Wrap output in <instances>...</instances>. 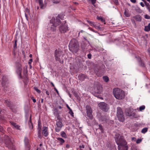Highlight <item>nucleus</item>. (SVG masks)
Returning <instances> with one entry per match:
<instances>
[{"label":"nucleus","mask_w":150,"mask_h":150,"mask_svg":"<svg viewBox=\"0 0 150 150\" xmlns=\"http://www.w3.org/2000/svg\"><path fill=\"white\" fill-rule=\"evenodd\" d=\"M115 139L116 142L118 145V150H128V147L127 145V143L123 136L116 135Z\"/></svg>","instance_id":"f257e3e1"},{"label":"nucleus","mask_w":150,"mask_h":150,"mask_svg":"<svg viewBox=\"0 0 150 150\" xmlns=\"http://www.w3.org/2000/svg\"><path fill=\"white\" fill-rule=\"evenodd\" d=\"M60 16V15H58L56 18L53 17L50 20L48 29L51 32L55 31L56 29V27L60 24V21L59 19H62V18Z\"/></svg>","instance_id":"f03ea898"},{"label":"nucleus","mask_w":150,"mask_h":150,"mask_svg":"<svg viewBox=\"0 0 150 150\" xmlns=\"http://www.w3.org/2000/svg\"><path fill=\"white\" fill-rule=\"evenodd\" d=\"M69 47V50L72 52H77L79 50V46L77 40L75 39H72L70 42Z\"/></svg>","instance_id":"7ed1b4c3"},{"label":"nucleus","mask_w":150,"mask_h":150,"mask_svg":"<svg viewBox=\"0 0 150 150\" xmlns=\"http://www.w3.org/2000/svg\"><path fill=\"white\" fill-rule=\"evenodd\" d=\"M113 93L115 97L117 99H122L125 97L124 91L118 88H114L113 90Z\"/></svg>","instance_id":"20e7f679"},{"label":"nucleus","mask_w":150,"mask_h":150,"mask_svg":"<svg viewBox=\"0 0 150 150\" xmlns=\"http://www.w3.org/2000/svg\"><path fill=\"white\" fill-rule=\"evenodd\" d=\"M4 139L6 146L8 147L9 149H13V144L10 140V138L7 135H4Z\"/></svg>","instance_id":"39448f33"},{"label":"nucleus","mask_w":150,"mask_h":150,"mask_svg":"<svg viewBox=\"0 0 150 150\" xmlns=\"http://www.w3.org/2000/svg\"><path fill=\"white\" fill-rule=\"evenodd\" d=\"M117 116L118 120L120 122H123L125 120V118L121 108L117 107Z\"/></svg>","instance_id":"423d86ee"},{"label":"nucleus","mask_w":150,"mask_h":150,"mask_svg":"<svg viewBox=\"0 0 150 150\" xmlns=\"http://www.w3.org/2000/svg\"><path fill=\"white\" fill-rule=\"evenodd\" d=\"M62 53V52L59 49L56 50H55L54 56L56 60L61 63V57Z\"/></svg>","instance_id":"0eeeda50"},{"label":"nucleus","mask_w":150,"mask_h":150,"mask_svg":"<svg viewBox=\"0 0 150 150\" xmlns=\"http://www.w3.org/2000/svg\"><path fill=\"white\" fill-rule=\"evenodd\" d=\"M98 105L100 108L105 112H107L109 109V105L104 102H100Z\"/></svg>","instance_id":"6e6552de"},{"label":"nucleus","mask_w":150,"mask_h":150,"mask_svg":"<svg viewBox=\"0 0 150 150\" xmlns=\"http://www.w3.org/2000/svg\"><path fill=\"white\" fill-rule=\"evenodd\" d=\"M64 22V23H62L59 27V30L62 33H65L69 30L67 25L65 24L66 21H65Z\"/></svg>","instance_id":"1a4fd4ad"},{"label":"nucleus","mask_w":150,"mask_h":150,"mask_svg":"<svg viewBox=\"0 0 150 150\" xmlns=\"http://www.w3.org/2000/svg\"><path fill=\"white\" fill-rule=\"evenodd\" d=\"M86 113L89 118L90 120H92L93 118L92 115V110L91 107L88 105H87L86 107Z\"/></svg>","instance_id":"9d476101"},{"label":"nucleus","mask_w":150,"mask_h":150,"mask_svg":"<svg viewBox=\"0 0 150 150\" xmlns=\"http://www.w3.org/2000/svg\"><path fill=\"white\" fill-rule=\"evenodd\" d=\"M56 126L55 128V131L58 132L61 130L62 126H63V125L61 121H59L57 122Z\"/></svg>","instance_id":"9b49d317"},{"label":"nucleus","mask_w":150,"mask_h":150,"mask_svg":"<svg viewBox=\"0 0 150 150\" xmlns=\"http://www.w3.org/2000/svg\"><path fill=\"white\" fill-rule=\"evenodd\" d=\"M22 70V68L21 65L20 64L18 65L17 67V69L16 70V72L17 74L19 75L18 77L20 78H21V72Z\"/></svg>","instance_id":"f8f14e48"},{"label":"nucleus","mask_w":150,"mask_h":150,"mask_svg":"<svg viewBox=\"0 0 150 150\" xmlns=\"http://www.w3.org/2000/svg\"><path fill=\"white\" fill-rule=\"evenodd\" d=\"M48 127L46 126L43 127L42 130V134L43 136L45 137H47L48 135Z\"/></svg>","instance_id":"ddd939ff"},{"label":"nucleus","mask_w":150,"mask_h":150,"mask_svg":"<svg viewBox=\"0 0 150 150\" xmlns=\"http://www.w3.org/2000/svg\"><path fill=\"white\" fill-rule=\"evenodd\" d=\"M24 141L25 146L27 148V150H29L30 146L29 144V142L28 139L27 138L25 137V138Z\"/></svg>","instance_id":"4468645a"},{"label":"nucleus","mask_w":150,"mask_h":150,"mask_svg":"<svg viewBox=\"0 0 150 150\" xmlns=\"http://www.w3.org/2000/svg\"><path fill=\"white\" fill-rule=\"evenodd\" d=\"M10 123L11 125L17 129L19 130H21L20 126L17 125L16 123L13 122H10Z\"/></svg>","instance_id":"2eb2a0df"},{"label":"nucleus","mask_w":150,"mask_h":150,"mask_svg":"<svg viewBox=\"0 0 150 150\" xmlns=\"http://www.w3.org/2000/svg\"><path fill=\"white\" fill-rule=\"evenodd\" d=\"M79 79L81 81H83L87 78V76L84 74H81L78 76Z\"/></svg>","instance_id":"dca6fc26"},{"label":"nucleus","mask_w":150,"mask_h":150,"mask_svg":"<svg viewBox=\"0 0 150 150\" xmlns=\"http://www.w3.org/2000/svg\"><path fill=\"white\" fill-rule=\"evenodd\" d=\"M136 58H137L138 61V62L139 65H141L142 67H144L145 64L141 60V58L139 57H136Z\"/></svg>","instance_id":"f3484780"},{"label":"nucleus","mask_w":150,"mask_h":150,"mask_svg":"<svg viewBox=\"0 0 150 150\" xmlns=\"http://www.w3.org/2000/svg\"><path fill=\"white\" fill-rule=\"evenodd\" d=\"M7 81V78L6 76H3L2 77V80H1V83L3 86H4L5 83Z\"/></svg>","instance_id":"a211bd4d"},{"label":"nucleus","mask_w":150,"mask_h":150,"mask_svg":"<svg viewBox=\"0 0 150 150\" xmlns=\"http://www.w3.org/2000/svg\"><path fill=\"white\" fill-rule=\"evenodd\" d=\"M125 113L127 116H130L132 115L131 110L129 108H127L126 109Z\"/></svg>","instance_id":"6ab92c4d"},{"label":"nucleus","mask_w":150,"mask_h":150,"mask_svg":"<svg viewBox=\"0 0 150 150\" xmlns=\"http://www.w3.org/2000/svg\"><path fill=\"white\" fill-rule=\"evenodd\" d=\"M31 116L30 115V119L28 121V125L29 126V128L30 129H33V123L31 121Z\"/></svg>","instance_id":"aec40b11"},{"label":"nucleus","mask_w":150,"mask_h":150,"mask_svg":"<svg viewBox=\"0 0 150 150\" xmlns=\"http://www.w3.org/2000/svg\"><path fill=\"white\" fill-rule=\"evenodd\" d=\"M133 18L137 21H141L142 20V17L139 15L134 16Z\"/></svg>","instance_id":"412c9836"},{"label":"nucleus","mask_w":150,"mask_h":150,"mask_svg":"<svg viewBox=\"0 0 150 150\" xmlns=\"http://www.w3.org/2000/svg\"><path fill=\"white\" fill-rule=\"evenodd\" d=\"M57 140L59 142L60 145H63V144L65 142L64 140L62 138L58 137L57 138Z\"/></svg>","instance_id":"4be33fe9"},{"label":"nucleus","mask_w":150,"mask_h":150,"mask_svg":"<svg viewBox=\"0 0 150 150\" xmlns=\"http://www.w3.org/2000/svg\"><path fill=\"white\" fill-rule=\"evenodd\" d=\"M37 2L38 3L41 8H43L44 4L42 0H36Z\"/></svg>","instance_id":"5701e85b"},{"label":"nucleus","mask_w":150,"mask_h":150,"mask_svg":"<svg viewBox=\"0 0 150 150\" xmlns=\"http://www.w3.org/2000/svg\"><path fill=\"white\" fill-rule=\"evenodd\" d=\"M99 120L101 122H107V117L105 116L101 117L100 118Z\"/></svg>","instance_id":"b1692460"},{"label":"nucleus","mask_w":150,"mask_h":150,"mask_svg":"<svg viewBox=\"0 0 150 150\" xmlns=\"http://www.w3.org/2000/svg\"><path fill=\"white\" fill-rule=\"evenodd\" d=\"M5 103L8 106L10 107L11 109V102L8 100H6L5 101Z\"/></svg>","instance_id":"393cba45"},{"label":"nucleus","mask_w":150,"mask_h":150,"mask_svg":"<svg viewBox=\"0 0 150 150\" xmlns=\"http://www.w3.org/2000/svg\"><path fill=\"white\" fill-rule=\"evenodd\" d=\"M96 18L99 20H100L102 22L104 23L105 22V19L101 16L99 17L98 16Z\"/></svg>","instance_id":"a878e982"},{"label":"nucleus","mask_w":150,"mask_h":150,"mask_svg":"<svg viewBox=\"0 0 150 150\" xmlns=\"http://www.w3.org/2000/svg\"><path fill=\"white\" fill-rule=\"evenodd\" d=\"M144 30L146 31L150 30V23H149L147 26H145Z\"/></svg>","instance_id":"bb28decb"},{"label":"nucleus","mask_w":150,"mask_h":150,"mask_svg":"<svg viewBox=\"0 0 150 150\" xmlns=\"http://www.w3.org/2000/svg\"><path fill=\"white\" fill-rule=\"evenodd\" d=\"M60 134L61 136L63 137H64V138H67V135L64 132L62 131L60 133Z\"/></svg>","instance_id":"cd10ccee"},{"label":"nucleus","mask_w":150,"mask_h":150,"mask_svg":"<svg viewBox=\"0 0 150 150\" xmlns=\"http://www.w3.org/2000/svg\"><path fill=\"white\" fill-rule=\"evenodd\" d=\"M124 14L127 17H129L130 16V15L129 13L128 10L126 9L124 12Z\"/></svg>","instance_id":"c85d7f7f"},{"label":"nucleus","mask_w":150,"mask_h":150,"mask_svg":"<svg viewBox=\"0 0 150 150\" xmlns=\"http://www.w3.org/2000/svg\"><path fill=\"white\" fill-rule=\"evenodd\" d=\"M148 130V128L146 127L143 128L141 131V132L142 133L144 134L146 133Z\"/></svg>","instance_id":"c756f323"},{"label":"nucleus","mask_w":150,"mask_h":150,"mask_svg":"<svg viewBox=\"0 0 150 150\" xmlns=\"http://www.w3.org/2000/svg\"><path fill=\"white\" fill-rule=\"evenodd\" d=\"M103 79L105 82H108L109 81V78L106 76H104L103 77Z\"/></svg>","instance_id":"7c9ffc66"},{"label":"nucleus","mask_w":150,"mask_h":150,"mask_svg":"<svg viewBox=\"0 0 150 150\" xmlns=\"http://www.w3.org/2000/svg\"><path fill=\"white\" fill-rule=\"evenodd\" d=\"M145 5L146 6L148 10L149 11H150V5L149 4L147 3V2H146Z\"/></svg>","instance_id":"2f4dec72"},{"label":"nucleus","mask_w":150,"mask_h":150,"mask_svg":"<svg viewBox=\"0 0 150 150\" xmlns=\"http://www.w3.org/2000/svg\"><path fill=\"white\" fill-rule=\"evenodd\" d=\"M87 21L88 23L91 26H93L95 24L94 22L90 21L88 20H87Z\"/></svg>","instance_id":"473e14b6"},{"label":"nucleus","mask_w":150,"mask_h":150,"mask_svg":"<svg viewBox=\"0 0 150 150\" xmlns=\"http://www.w3.org/2000/svg\"><path fill=\"white\" fill-rule=\"evenodd\" d=\"M145 106L144 105H142L139 107V110L140 111H142L145 109Z\"/></svg>","instance_id":"72a5a7b5"},{"label":"nucleus","mask_w":150,"mask_h":150,"mask_svg":"<svg viewBox=\"0 0 150 150\" xmlns=\"http://www.w3.org/2000/svg\"><path fill=\"white\" fill-rule=\"evenodd\" d=\"M34 89L38 93H40L41 91L38 89V88L36 87H34Z\"/></svg>","instance_id":"f704fd0d"},{"label":"nucleus","mask_w":150,"mask_h":150,"mask_svg":"<svg viewBox=\"0 0 150 150\" xmlns=\"http://www.w3.org/2000/svg\"><path fill=\"white\" fill-rule=\"evenodd\" d=\"M69 114L71 115L72 117H74V113L73 112L71 109L70 110H69Z\"/></svg>","instance_id":"c9c22d12"},{"label":"nucleus","mask_w":150,"mask_h":150,"mask_svg":"<svg viewBox=\"0 0 150 150\" xmlns=\"http://www.w3.org/2000/svg\"><path fill=\"white\" fill-rule=\"evenodd\" d=\"M52 2L53 3L55 4H58L59 3L60 1L57 0H53Z\"/></svg>","instance_id":"e433bc0d"},{"label":"nucleus","mask_w":150,"mask_h":150,"mask_svg":"<svg viewBox=\"0 0 150 150\" xmlns=\"http://www.w3.org/2000/svg\"><path fill=\"white\" fill-rule=\"evenodd\" d=\"M0 132L3 133H4V129L3 127L0 125Z\"/></svg>","instance_id":"4c0bfd02"},{"label":"nucleus","mask_w":150,"mask_h":150,"mask_svg":"<svg viewBox=\"0 0 150 150\" xmlns=\"http://www.w3.org/2000/svg\"><path fill=\"white\" fill-rule=\"evenodd\" d=\"M99 129H100L102 132H103V128L102 126L101 125H99Z\"/></svg>","instance_id":"58836bf2"},{"label":"nucleus","mask_w":150,"mask_h":150,"mask_svg":"<svg viewBox=\"0 0 150 150\" xmlns=\"http://www.w3.org/2000/svg\"><path fill=\"white\" fill-rule=\"evenodd\" d=\"M38 132H39V133L40 132H41V126H38Z\"/></svg>","instance_id":"ea45409f"},{"label":"nucleus","mask_w":150,"mask_h":150,"mask_svg":"<svg viewBox=\"0 0 150 150\" xmlns=\"http://www.w3.org/2000/svg\"><path fill=\"white\" fill-rule=\"evenodd\" d=\"M17 41L16 40L15 41L14 44V48H16V47H17Z\"/></svg>","instance_id":"a19ab883"},{"label":"nucleus","mask_w":150,"mask_h":150,"mask_svg":"<svg viewBox=\"0 0 150 150\" xmlns=\"http://www.w3.org/2000/svg\"><path fill=\"white\" fill-rule=\"evenodd\" d=\"M145 18L146 19H150V16L147 15H146L145 16Z\"/></svg>","instance_id":"79ce46f5"},{"label":"nucleus","mask_w":150,"mask_h":150,"mask_svg":"<svg viewBox=\"0 0 150 150\" xmlns=\"http://www.w3.org/2000/svg\"><path fill=\"white\" fill-rule=\"evenodd\" d=\"M142 141V140L141 139H138L137 141H136V143H137V144H139V143H140Z\"/></svg>","instance_id":"37998d69"},{"label":"nucleus","mask_w":150,"mask_h":150,"mask_svg":"<svg viewBox=\"0 0 150 150\" xmlns=\"http://www.w3.org/2000/svg\"><path fill=\"white\" fill-rule=\"evenodd\" d=\"M0 119L3 122H4L6 120V119L4 117H1Z\"/></svg>","instance_id":"c03bdc74"},{"label":"nucleus","mask_w":150,"mask_h":150,"mask_svg":"<svg viewBox=\"0 0 150 150\" xmlns=\"http://www.w3.org/2000/svg\"><path fill=\"white\" fill-rule=\"evenodd\" d=\"M96 0H91L92 4L94 5L96 3Z\"/></svg>","instance_id":"a18cd8bd"},{"label":"nucleus","mask_w":150,"mask_h":150,"mask_svg":"<svg viewBox=\"0 0 150 150\" xmlns=\"http://www.w3.org/2000/svg\"><path fill=\"white\" fill-rule=\"evenodd\" d=\"M38 136L39 138H41L42 136L41 135V132H40L39 133V132H38Z\"/></svg>","instance_id":"49530a36"},{"label":"nucleus","mask_w":150,"mask_h":150,"mask_svg":"<svg viewBox=\"0 0 150 150\" xmlns=\"http://www.w3.org/2000/svg\"><path fill=\"white\" fill-rule=\"evenodd\" d=\"M88 58L89 59H90L91 58V55L90 54H88L87 55Z\"/></svg>","instance_id":"de8ad7c7"},{"label":"nucleus","mask_w":150,"mask_h":150,"mask_svg":"<svg viewBox=\"0 0 150 150\" xmlns=\"http://www.w3.org/2000/svg\"><path fill=\"white\" fill-rule=\"evenodd\" d=\"M114 2L116 5L117 4H118V0H114Z\"/></svg>","instance_id":"09e8293b"},{"label":"nucleus","mask_w":150,"mask_h":150,"mask_svg":"<svg viewBox=\"0 0 150 150\" xmlns=\"http://www.w3.org/2000/svg\"><path fill=\"white\" fill-rule=\"evenodd\" d=\"M96 29H97L98 30H100V27L99 25H97V26L96 27Z\"/></svg>","instance_id":"8fccbe9b"},{"label":"nucleus","mask_w":150,"mask_h":150,"mask_svg":"<svg viewBox=\"0 0 150 150\" xmlns=\"http://www.w3.org/2000/svg\"><path fill=\"white\" fill-rule=\"evenodd\" d=\"M79 148L81 149V148H84V146L83 145H80L79 146Z\"/></svg>","instance_id":"3c124183"},{"label":"nucleus","mask_w":150,"mask_h":150,"mask_svg":"<svg viewBox=\"0 0 150 150\" xmlns=\"http://www.w3.org/2000/svg\"><path fill=\"white\" fill-rule=\"evenodd\" d=\"M33 61V59H30L29 62H28V64H31V62Z\"/></svg>","instance_id":"603ef678"},{"label":"nucleus","mask_w":150,"mask_h":150,"mask_svg":"<svg viewBox=\"0 0 150 150\" xmlns=\"http://www.w3.org/2000/svg\"><path fill=\"white\" fill-rule=\"evenodd\" d=\"M147 51L148 52L150 56V47L147 50Z\"/></svg>","instance_id":"864d4df0"},{"label":"nucleus","mask_w":150,"mask_h":150,"mask_svg":"<svg viewBox=\"0 0 150 150\" xmlns=\"http://www.w3.org/2000/svg\"><path fill=\"white\" fill-rule=\"evenodd\" d=\"M140 4L143 7H144V4L142 2H141L140 3Z\"/></svg>","instance_id":"5fc2aeb1"},{"label":"nucleus","mask_w":150,"mask_h":150,"mask_svg":"<svg viewBox=\"0 0 150 150\" xmlns=\"http://www.w3.org/2000/svg\"><path fill=\"white\" fill-rule=\"evenodd\" d=\"M130 1L133 3H135L136 2V0H130Z\"/></svg>","instance_id":"6e6d98bb"},{"label":"nucleus","mask_w":150,"mask_h":150,"mask_svg":"<svg viewBox=\"0 0 150 150\" xmlns=\"http://www.w3.org/2000/svg\"><path fill=\"white\" fill-rule=\"evenodd\" d=\"M46 94L47 95H49L50 94V92L49 91H46Z\"/></svg>","instance_id":"4d7b16f0"},{"label":"nucleus","mask_w":150,"mask_h":150,"mask_svg":"<svg viewBox=\"0 0 150 150\" xmlns=\"http://www.w3.org/2000/svg\"><path fill=\"white\" fill-rule=\"evenodd\" d=\"M66 147L67 148H69L70 147V146L69 144H66Z\"/></svg>","instance_id":"13d9d810"},{"label":"nucleus","mask_w":150,"mask_h":150,"mask_svg":"<svg viewBox=\"0 0 150 150\" xmlns=\"http://www.w3.org/2000/svg\"><path fill=\"white\" fill-rule=\"evenodd\" d=\"M66 106L67 108L69 109V110L71 109L70 108V107L68 106V105L67 104L66 105Z\"/></svg>","instance_id":"bf43d9fd"},{"label":"nucleus","mask_w":150,"mask_h":150,"mask_svg":"<svg viewBox=\"0 0 150 150\" xmlns=\"http://www.w3.org/2000/svg\"><path fill=\"white\" fill-rule=\"evenodd\" d=\"M102 92V90L101 89L100 90H99V91H97V93H100Z\"/></svg>","instance_id":"052dcab7"},{"label":"nucleus","mask_w":150,"mask_h":150,"mask_svg":"<svg viewBox=\"0 0 150 150\" xmlns=\"http://www.w3.org/2000/svg\"><path fill=\"white\" fill-rule=\"evenodd\" d=\"M38 126H41V123L40 122H38Z\"/></svg>","instance_id":"680f3d73"},{"label":"nucleus","mask_w":150,"mask_h":150,"mask_svg":"<svg viewBox=\"0 0 150 150\" xmlns=\"http://www.w3.org/2000/svg\"><path fill=\"white\" fill-rule=\"evenodd\" d=\"M33 101V102L35 103L36 102V100L35 99L33 98L32 99Z\"/></svg>","instance_id":"e2e57ef3"},{"label":"nucleus","mask_w":150,"mask_h":150,"mask_svg":"<svg viewBox=\"0 0 150 150\" xmlns=\"http://www.w3.org/2000/svg\"><path fill=\"white\" fill-rule=\"evenodd\" d=\"M84 32V31L83 30H81L80 31L79 33V35L81 33H83V32Z\"/></svg>","instance_id":"0e129e2a"},{"label":"nucleus","mask_w":150,"mask_h":150,"mask_svg":"<svg viewBox=\"0 0 150 150\" xmlns=\"http://www.w3.org/2000/svg\"><path fill=\"white\" fill-rule=\"evenodd\" d=\"M88 29L92 31L93 29H92L91 28L89 27Z\"/></svg>","instance_id":"69168bd1"},{"label":"nucleus","mask_w":150,"mask_h":150,"mask_svg":"<svg viewBox=\"0 0 150 150\" xmlns=\"http://www.w3.org/2000/svg\"><path fill=\"white\" fill-rule=\"evenodd\" d=\"M97 25L96 24H95L94 25V26H93V27H94L95 28L97 27Z\"/></svg>","instance_id":"338daca9"},{"label":"nucleus","mask_w":150,"mask_h":150,"mask_svg":"<svg viewBox=\"0 0 150 150\" xmlns=\"http://www.w3.org/2000/svg\"><path fill=\"white\" fill-rule=\"evenodd\" d=\"M43 98H42L41 99V103H43Z\"/></svg>","instance_id":"774afa93"}]
</instances>
